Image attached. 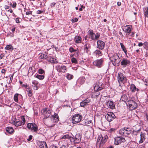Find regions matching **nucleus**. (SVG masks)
<instances>
[{
    "label": "nucleus",
    "mask_w": 148,
    "mask_h": 148,
    "mask_svg": "<svg viewBox=\"0 0 148 148\" xmlns=\"http://www.w3.org/2000/svg\"><path fill=\"white\" fill-rule=\"evenodd\" d=\"M122 58V55L119 53H115L110 57V60L113 65L118 66Z\"/></svg>",
    "instance_id": "f257e3e1"
},
{
    "label": "nucleus",
    "mask_w": 148,
    "mask_h": 148,
    "mask_svg": "<svg viewBox=\"0 0 148 148\" xmlns=\"http://www.w3.org/2000/svg\"><path fill=\"white\" fill-rule=\"evenodd\" d=\"M51 120L49 121L50 122L47 123V125L49 127H53L55 125L54 123L59 121V118L57 114L55 113L54 115L51 116Z\"/></svg>",
    "instance_id": "f03ea898"
},
{
    "label": "nucleus",
    "mask_w": 148,
    "mask_h": 148,
    "mask_svg": "<svg viewBox=\"0 0 148 148\" xmlns=\"http://www.w3.org/2000/svg\"><path fill=\"white\" fill-rule=\"evenodd\" d=\"M119 134L121 135L125 136H127L132 132L131 128L125 127L121 129L119 131Z\"/></svg>",
    "instance_id": "7ed1b4c3"
},
{
    "label": "nucleus",
    "mask_w": 148,
    "mask_h": 148,
    "mask_svg": "<svg viewBox=\"0 0 148 148\" xmlns=\"http://www.w3.org/2000/svg\"><path fill=\"white\" fill-rule=\"evenodd\" d=\"M118 81L119 83L124 84L126 83L127 79L125 75L121 73H119L117 76Z\"/></svg>",
    "instance_id": "20e7f679"
},
{
    "label": "nucleus",
    "mask_w": 148,
    "mask_h": 148,
    "mask_svg": "<svg viewBox=\"0 0 148 148\" xmlns=\"http://www.w3.org/2000/svg\"><path fill=\"white\" fill-rule=\"evenodd\" d=\"M107 136H106L100 134L98 136L97 139V143L99 144V146H102L103 145L106 141Z\"/></svg>",
    "instance_id": "39448f33"
},
{
    "label": "nucleus",
    "mask_w": 148,
    "mask_h": 148,
    "mask_svg": "<svg viewBox=\"0 0 148 148\" xmlns=\"http://www.w3.org/2000/svg\"><path fill=\"white\" fill-rule=\"evenodd\" d=\"M27 126L32 132H37L38 130V127L37 125L34 123H28Z\"/></svg>",
    "instance_id": "423d86ee"
},
{
    "label": "nucleus",
    "mask_w": 148,
    "mask_h": 148,
    "mask_svg": "<svg viewBox=\"0 0 148 148\" xmlns=\"http://www.w3.org/2000/svg\"><path fill=\"white\" fill-rule=\"evenodd\" d=\"M81 136L78 133L77 134L74 138L71 137V142L72 143H77L81 141Z\"/></svg>",
    "instance_id": "0eeeda50"
},
{
    "label": "nucleus",
    "mask_w": 148,
    "mask_h": 148,
    "mask_svg": "<svg viewBox=\"0 0 148 148\" xmlns=\"http://www.w3.org/2000/svg\"><path fill=\"white\" fill-rule=\"evenodd\" d=\"M127 104L128 105L130 110H131L134 109L137 107V104L134 101L130 100L128 101Z\"/></svg>",
    "instance_id": "6e6552de"
},
{
    "label": "nucleus",
    "mask_w": 148,
    "mask_h": 148,
    "mask_svg": "<svg viewBox=\"0 0 148 148\" xmlns=\"http://www.w3.org/2000/svg\"><path fill=\"white\" fill-rule=\"evenodd\" d=\"M82 117L80 115L77 114H75L72 117V119L73 123H76L79 122L81 120Z\"/></svg>",
    "instance_id": "1a4fd4ad"
},
{
    "label": "nucleus",
    "mask_w": 148,
    "mask_h": 148,
    "mask_svg": "<svg viewBox=\"0 0 148 148\" xmlns=\"http://www.w3.org/2000/svg\"><path fill=\"white\" fill-rule=\"evenodd\" d=\"M105 117L108 121L110 122L113 121L116 118V116L113 112H109L105 116Z\"/></svg>",
    "instance_id": "9d476101"
},
{
    "label": "nucleus",
    "mask_w": 148,
    "mask_h": 148,
    "mask_svg": "<svg viewBox=\"0 0 148 148\" xmlns=\"http://www.w3.org/2000/svg\"><path fill=\"white\" fill-rule=\"evenodd\" d=\"M104 60L103 58H101L99 59H97L94 61L93 62L94 65L100 68L102 66Z\"/></svg>",
    "instance_id": "9b49d317"
},
{
    "label": "nucleus",
    "mask_w": 148,
    "mask_h": 148,
    "mask_svg": "<svg viewBox=\"0 0 148 148\" xmlns=\"http://www.w3.org/2000/svg\"><path fill=\"white\" fill-rule=\"evenodd\" d=\"M114 143L116 145H117L122 143H124L125 141V140L124 138L121 137H117L114 138Z\"/></svg>",
    "instance_id": "f8f14e48"
},
{
    "label": "nucleus",
    "mask_w": 148,
    "mask_h": 148,
    "mask_svg": "<svg viewBox=\"0 0 148 148\" xmlns=\"http://www.w3.org/2000/svg\"><path fill=\"white\" fill-rule=\"evenodd\" d=\"M121 60V64L123 67H125L130 64V61L127 58H123Z\"/></svg>",
    "instance_id": "ddd939ff"
},
{
    "label": "nucleus",
    "mask_w": 148,
    "mask_h": 148,
    "mask_svg": "<svg viewBox=\"0 0 148 148\" xmlns=\"http://www.w3.org/2000/svg\"><path fill=\"white\" fill-rule=\"evenodd\" d=\"M132 26L130 25H127L124 27L123 30L126 34V35H129L132 31Z\"/></svg>",
    "instance_id": "4468645a"
},
{
    "label": "nucleus",
    "mask_w": 148,
    "mask_h": 148,
    "mask_svg": "<svg viewBox=\"0 0 148 148\" xmlns=\"http://www.w3.org/2000/svg\"><path fill=\"white\" fill-rule=\"evenodd\" d=\"M42 112L44 115L45 118H47L51 114V112L49 109H44L42 110Z\"/></svg>",
    "instance_id": "2eb2a0df"
},
{
    "label": "nucleus",
    "mask_w": 148,
    "mask_h": 148,
    "mask_svg": "<svg viewBox=\"0 0 148 148\" xmlns=\"http://www.w3.org/2000/svg\"><path fill=\"white\" fill-rule=\"evenodd\" d=\"M97 48L101 50L103 49L105 45V43L103 41L99 40L97 42Z\"/></svg>",
    "instance_id": "dca6fc26"
},
{
    "label": "nucleus",
    "mask_w": 148,
    "mask_h": 148,
    "mask_svg": "<svg viewBox=\"0 0 148 148\" xmlns=\"http://www.w3.org/2000/svg\"><path fill=\"white\" fill-rule=\"evenodd\" d=\"M90 101V99L87 98L81 102L80 105L81 107H84L85 106L88 105Z\"/></svg>",
    "instance_id": "f3484780"
},
{
    "label": "nucleus",
    "mask_w": 148,
    "mask_h": 148,
    "mask_svg": "<svg viewBox=\"0 0 148 148\" xmlns=\"http://www.w3.org/2000/svg\"><path fill=\"white\" fill-rule=\"evenodd\" d=\"M107 105L108 107L110 108L113 109L115 108V105L113 101H108L107 102Z\"/></svg>",
    "instance_id": "a211bd4d"
},
{
    "label": "nucleus",
    "mask_w": 148,
    "mask_h": 148,
    "mask_svg": "<svg viewBox=\"0 0 148 148\" xmlns=\"http://www.w3.org/2000/svg\"><path fill=\"white\" fill-rule=\"evenodd\" d=\"M14 124L16 127L20 126L22 125L21 120L16 119L14 121Z\"/></svg>",
    "instance_id": "6ab92c4d"
},
{
    "label": "nucleus",
    "mask_w": 148,
    "mask_h": 148,
    "mask_svg": "<svg viewBox=\"0 0 148 148\" xmlns=\"http://www.w3.org/2000/svg\"><path fill=\"white\" fill-rule=\"evenodd\" d=\"M90 44L89 43H87L85 44L84 47V51L86 53H88L90 52L89 49L90 48Z\"/></svg>",
    "instance_id": "aec40b11"
},
{
    "label": "nucleus",
    "mask_w": 148,
    "mask_h": 148,
    "mask_svg": "<svg viewBox=\"0 0 148 148\" xmlns=\"http://www.w3.org/2000/svg\"><path fill=\"white\" fill-rule=\"evenodd\" d=\"M140 140L139 141V143L140 144L143 143L145 139V134L144 133L141 132L140 134Z\"/></svg>",
    "instance_id": "412c9836"
},
{
    "label": "nucleus",
    "mask_w": 148,
    "mask_h": 148,
    "mask_svg": "<svg viewBox=\"0 0 148 148\" xmlns=\"http://www.w3.org/2000/svg\"><path fill=\"white\" fill-rule=\"evenodd\" d=\"M94 53L96 57H99V56H101L103 54L102 52L100 51L98 49L96 50L94 52Z\"/></svg>",
    "instance_id": "4be33fe9"
},
{
    "label": "nucleus",
    "mask_w": 148,
    "mask_h": 148,
    "mask_svg": "<svg viewBox=\"0 0 148 148\" xmlns=\"http://www.w3.org/2000/svg\"><path fill=\"white\" fill-rule=\"evenodd\" d=\"M74 40L77 43H80L82 42V38L80 36H77L74 38Z\"/></svg>",
    "instance_id": "5701e85b"
},
{
    "label": "nucleus",
    "mask_w": 148,
    "mask_h": 148,
    "mask_svg": "<svg viewBox=\"0 0 148 148\" xmlns=\"http://www.w3.org/2000/svg\"><path fill=\"white\" fill-rule=\"evenodd\" d=\"M130 89L132 92H135L136 90L137 91H139V89L136 88L135 86L133 84H132L130 85Z\"/></svg>",
    "instance_id": "b1692460"
},
{
    "label": "nucleus",
    "mask_w": 148,
    "mask_h": 148,
    "mask_svg": "<svg viewBox=\"0 0 148 148\" xmlns=\"http://www.w3.org/2000/svg\"><path fill=\"white\" fill-rule=\"evenodd\" d=\"M88 33L89 34V37L92 40H94V33L92 29H90L88 31Z\"/></svg>",
    "instance_id": "393cba45"
},
{
    "label": "nucleus",
    "mask_w": 148,
    "mask_h": 148,
    "mask_svg": "<svg viewBox=\"0 0 148 148\" xmlns=\"http://www.w3.org/2000/svg\"><path fill=\"white\" fill-rule=\"evenodd\" d=\"M32 84H33V86L34 87V89L35 90H37L38 86L37 85L38 84V81L36 80H34L32 82Z\"/></svg>",
    "instance_id": "a878e982"
},
{
    "label": "nucleus",
    "mask_w": 148,
    "mask_h": 148,
    "mask_svg": "<svg viewBox=\"0 0 148 148\" xmlns=\"http://www.w3.org/2000/svg\"><path fill=\"white\" fill-rule=\"evenodd\" d=\"M71 137L70 136L69 134H66L64 136H63L62 138L61 139H67L66 140V141H70L71 142Z\"/></svg>",
    "instance_id": "bb28decb"
},
{
    "label": "nucleus",
    "mask_w": 148,
    "mask_h": 148,
    "mask_svg": "<svg viewBox=\"0 0 148 148\" xmlns=\"http://www.w3.org/2000/svg\"><path fill=\"white\" fill-rule=\"evenodd\" d=\"M85 82V78L84 77H82L79 78L77 82L79 83L80 84H83Z\"/></svg>",
    "instance_id": "cd10ccee"
},
{
    "label": "nucleus",
    "mask_w": 148,
    "mask_h": 148,
    "mask_svg": "<svg viewBox=\"0 0 148 148\" xmlns=\"http://www.w3.org/2000/svg\"><path fill=\"white\" fill-rule=\"evenodd\" d=\"M144 14L145 17L148 18V8L145 7L143 9Z\"/></svg>",
    "instance_id": "c85d7f7f"
},
{
    "label": "nucleus",
    "mask_w": 148,
    "mask_h": 148,
    "mask_svg": "<svg viewBox=\"0 0 148 148\" xmlns=\"http://www.w3.org/2000/svg\"><path fill=\"white\" fill-rule=\"evenodd\" d=\"M47 53L45 52V54L43 53H41L40 56V59H46L47 60H48V56H47Z\"/></svg>",
    "instance_id": "c756f323"
},
{
    "label": "nucleus",
    "mask_w": 148,
    "mask_h": 148,
    "mask_svg": "<svg viewBox=\"0 0 148 148\" xmlns=\"http://www.w3.org/2000/svg\"><path fill=\"white\" fill-rule=\"evenodd\" d=\"M103 89V87L102 86V84L101 85L98 84V83L96 85L95 87V89L97 90L98 91L100 90Z\"/></svg>",
    "instance_id": "7c9ffc66"
},
{
    "label": "nucleus",
    "mask_w": 148,
    "mask_h": 148,
    "mask_svg": "<svg viewBox=\"0 0 148 148\" xmlns=\"http://www.w3.org/2000/svg\"><path fill=\"white\" fill-rule=\"evenodd\" d=\"M34 77L37 78L39 79L42 80L44 79L45 76L44 75H40L36 74L34 75Z\"/></svg>",
    "instance_id": "2f4dec72"
},
{
    "label": "nucleus",
    "mask_w": 148,
    "mask_h": 148,
    "mask_svg": "<svg viewBox=\"0 0 148 148\" xmlns=\"http://www.w3.org/2000/svg\"><path fill=\"white\" fill-rule=\"evenodd\" d=\"M39 147L40 148H47L46 143L44 142L40 143Z\"/></svg>",
    "instance_id": "473e14b6"
},
{
    "label": "nucleus",
    "mask_w": 148,
    "mask_h": 148,
    "mask_svg": "<svg viewBox=\"0 0 148 148\" xmlns=\"http://www.w3.org/2000/svg\"><path fill=\"white\" fill-rule=\"evenodd\" d=\"M32 90L29 88V87L28 88H27L26 91L28 93V95L29 97H31L32 96Z\"/></svg>",
    "instance_id": "72a5a7b5"
},
{
    "label": "nucleus",
    "mask_w": 148,
    "mask_h": 148,
    "mask_svg": "<svg viewBox=\"0 0 148 148\" xmlns=\"http://www.w3.org/2000/svg\"><path fill=\"white\" fill-rule=\"evenodd\" d=\"M127 97L126 95H123L121 97V100L122 101H125L127 99Z\"/></svg>",
    "instance_id": "f704fd0d"
},
{
    "label": "nucleus",
    "mask_w": 148,
    "mask_h": 148,
    "mask_svg": "<svg viewBox=\"0 0 148 148\" xmlns=\"http://www.w3.org/2000/svg\"><path fill=\"white\" fill-rule=\"evenodd\" d=\"M6 131L7 132L10 134L13 132V129L11 127H7L6 128Z\"/></svg>",
    "instance_id": "c9c22d12"
},
{
    "label": "nucleus",
    "mask_w": 148,
    "mask_h": 148,
    "mask_svg": "<svg viewBox=\"0 0 148 148\" xmlns=\"http://www.w3.org/2000/svg\"><path fill=\"white\" fill-rule=\"evenodd\" d=\"M5 49L7 50H10L12 51L13 49V47L11 45H8L6 46L5 47Z\"/></svg>",
    "instance_id": "e433bc0d"
},
{
    "label": "nucleus",
    "mask_w": 148,
    "mask_h": 148,
    "mask_svg": "<svg viewBox=\"0 0 148 148\" xmlns=\"http://www.w3.org/2000/svg\"><path fill=\"white\" fill-rule=\"evenodd\" d=\"M120 45H121V48L122 50L125 52V54H127V51L125 47L124 46V45L122 43H120Z\"/></svg>",
    "instance_id": "4c0bfd02"
},
{
    "label": "nucleus",
    "mask_w": 148,
    "mask_h": 148,
    "mask_svg": "<svg viewBox=\"0 0 148 148\" xmlns=\"http://www.w3.org/2000/svg\"><path fill=\"white\" fill-rule=\"evenodd\" d=\"M48 60H47L49 62L52 63H54L55 62V59L54 58L51 57H48Z\"/></svg>",
    "instance_id": "58836bf2"
},
{
    "label": "nucleus",
    "mask_w": 148,
    "mask_h": 148,
    "mask_svg": "<svg viewBox=\"0 0 148 148\" xmlns=\"http://www.w3.org/2000/svg\"><path fill=\"white\" fill-rule=\"evenodd\" d=\"M61 72H62L63 73H65L67 71L66 67V66H61Z\"/></svg>",
    "instance_id": "ea45409f"
},
{
    "label": "nucleus",
    "mask_w": 148,
    "mask_h": 148,
    "mask_svg": "<svg viewBox=\"0 0 148 148\" xmlns=\"http://www.w3.org/2000/svg\"><path fill=\"white\" fill-rule=\"evenodd\" d=\"M66 77L68 80H71L73 78V76L69 73H67Z\"/></svg>",
    "instance_id": "a19ab883"
},
{
    "label": "nucleus",
    "mask_w": 148,
    "mask_h": 148,
    "mask_svg": "<svg viewBox=\"0 0 148 148\" xmlns=\"http://www.w3.org/2000/svg\"><path fill=\"white\" fill-rule=\"evenodd\" d=\"M56 69L59 72H61V66L59 65H57L56 66Z\"/></svg>",
    "instance_id": "79ce46f5"
},
{
    "label": "nucleus",
    "mask_w": 148,
    "mask_h": 148,
    "mask_svg": "<svg viewBox=\"0 0 148 148\" xmlns=\"http://www.w3.org/2000/svg\"><path fill=\"white\" fill-rule=\"evenodd\" d=\"M18 94H16L14 97V101L16 102H17L18 101V95H19Z\"/></svg>",
    "instance_id": "37998d69"
},
{
    "label": "nucleus",
    "mask_w": 148,
    "mask_h": 148,
    "mask_svg": "<svg viewBox=\"0 0 148 148\" xmlns=\"http://www.w3.org/2000/svg\"><path fill=\"white\" fill-rule=\"evenodd\" d=\"M71 61L73 63L75 64H77L78 63L77 59L75 58H72L71 59Z\"/></svg>",
    "instance_id": "c03bdc74"
},
{
    "label": "nucleus",
    "mask_w": 148,
    "mask_h": 148,
    "mask_svg": "<svg viewBox=\"0 0 148 148\" xmlns=\"http://www.w3.org/2000/svg\"><path fill=\"white\" fill-rule=\"evenodd\" d=\"M144 47L146 50H148V42H145L143 43Z\"/></svg>",
    "instance_id": "a18cd8bd"
},
{
    "label": "nucleus",
    "mask_w": 148,
    "mask_h": 148,
    "mask_svg": "<svg viewBox=\"0 0 148 148\" xmlns=\"http://www.w3.org/2000/svg\"><path fill=\"white\" fill-rule=\"evenodd\" d=\"M100 36V34L99 33H97L95 35V37L94 38V40L98 39Z\"/></svg>",
    "instance_id": "49530a36"
},
{
    "label": "nucleus",
    "mask_w": 148,
    "mask_h": 148,
    "mask_svg": "<svg viewBox=\"0 0 148 148\" xmlns=\"http://www.w3.org/2000/svg\"><path fill=\"white\" fill-rule=\"evenodd\" d=\"M45 71L42 69L38 70V73L40 74H42L44 73Z\"/></svg>",
    "instance_id": "de8ad7c7"
},
{
    "label": "nucleus",
    "mask_w": 148,
    "mask_h": 148,
    "mask_svg": "<svg viewBox=\"0 0 148 148\" xmlns=\"http://www.w3.org/2000/svg\"><path fill=\"white\" fill-rule=\"evenodd\" d=\"M10 5L11 6H12V7L14 8L15 7L16 5V3L15 2L13 3L12 4V3H10Z\"/></svg>",
    "instance_id": "09e8293b"
},
{
    "label": "nucleus",
    "mask_w": 148,
    "mask_h": 148,
    "mask_svg": "<svg viewBox=\"0 0 148 148\" xmlns=\"http://www.w3.org/2000/svg\"><path fill=\"white\" fill-rule=\"evenodd\" d=\"M69 51L71 52H75L76 50L74 49L73 47H71L69 49Z\"/></svg>",
    "instance_id": "8fccbe9b"
},
{
    "label": "nucleus",
    "mask_w": 148,
    "mask_h": 148,
    "mask_svg": "<svg viewBox=\"0 0 148 148\" xmlns=\"http://www.w3.org/2000/svg\"><path fill=\"white\" fill-rule=\"evenodd\" d=\"M21 121H22V125H24L25 122V120L24 116H22L21 118Z\"/></svg>",
    "instance_id": "3c124183"
},
{
    "label": "nucleus",
    "mask_w": 148,
    "mask_h": 148,
    "mask_svg": "<svg viewBox=\"0 0 148 148\" xmlns=\"http://www.w3.org/2000/svg\"><path fill=\"white\" fill-rule=\"evenodd\" d=\"M32 135H30L29 136V138L27 139V140L28 141H30L32 139Z\"/></svg>",
    "instance_id": "603ef678"
},
{
    "label": "nucleus",
    "mask_w": 148,
    "mask_h": 148,
    "mask_svg": "<svg viewBox=\"0 0 148 148\" xmlns=\"http://www.w3.org/2000/svg\"><path fill=\"white\" fill-rule=\"evenodd\" d=\"M32 11H27L26 12V15L32 14Z\"/></svg>",
    "instance_id": "864d4df0"
},
{
    "label": "nucleus",
    "mask_w": 148,
    "mask_h": 148,
    "mask_svg": "<svg viewBox=\"0 0 148 148\" xmlns=\"http://www.w3.org/2000/svg\"><path fill=\"white\" fill-rule=\"evenodd\" d=\"M49 148H58V147L54 145H52L50 146Z\"/></svg>",
    "instance_id": "5fc2aeb1"
},
{
    "label": "nucleus",
    "mask_w": 148,
    "mask_h": 148,
    "mask_svg": "<svg viewBox=\"0 0 148 148\" xmlns=\"http://www.w3.org/2000/svg\"><path fill=\"white\" fill-rule=\"evenodd\" d=\"M43 12L42 11L38 10L37 11L36 13L37 14H40Z\"/></svg>",
    "instance_id": "6e6d98bb"
},
{
    "label": "nucleus",
    "mask_w": 148,
    "mask_h": 148,
    "mask_svg": "<svg viewBox=\"0 0 148 148\" xmlns=\"http://www.w3.org/2000/svg\"><path fill=\"white\" fill-rule=\"evenodd\" d=\"M115 130V129L114 128H111L109 130V132H114Z\"/></svg>",
    "instance_id": "4d7b16f0"
},
{
    "label": "nucleus",
    "mask_w": 148,
    "mask_h": 148,
    "mask_svg": "<svg viewBox=\"0 0 148 148\" xmlns=\"http://www.w3.org/2000/svg\"><path fill=\"white\" fill-rule=\"evenodd\" d=\"M78 19L77 18H74V20L72 19V22H77L78 21Z\"/></svg>",
    "instance_id": "13d9d810"
},
{
    "label": "nucleus",
    "mask_w": 148,
    "mask_h": 148,
    "mask_svg": "<svg viewBox=\"0 0 148 148\" xmlns=\"http://www.w3.org/2000/svg\"><path fill=\"white\" fill-rule=\"evenodd\" d=\"M56 4V3L53 2L52 3H51L50 5L51 6V7H53L55 6V5Z\"/></svg>",
    "instance_id": "bf43d9fd"
},
{
    "label": "nucleus",
    "mask_w": 148,
    "mask_h": 148,
    "mask_svg": "<svg viewBox=\"0 0 148 148\" xmlns=\"http://www.w3.org/2000/svg\"><path fill=\"white\" fill-rule=\"evenodd\" d=\"M134 133L135 135H137L138 134H139V131H136L134 132Z\"/></svg>",
    "instance_id": "052dcab7"
},
{
    "label": "nucleus",
    "mask_w": 148,
    "mask_h": 148,
    "mask_svg": "<svg viewBox=\"0 0 148 148\" xmlns=\"http://www.w3.org/2000/svg\"><path fill=\"white\" fill-rule=\"evenodd\" d=\"M69 148H82L80 147H76V146L74 145L73 146Z\"/></svg>",
    "instance_id": "680f3d73"
},
{
    "label": "nucleus",
    "mask_w": 148,
    "mask_h": 148,
    "mask_svg": "<svg viewBox=\"0 0 148 148\" xmlns=\"http://www.w3.org/2000/svg\"><path fill=\"white\" fill-rule=\"evenodd\" d=\"M4 55L3 54H1L0 55V59H2L3 57H4Z\"/></svg>",
    "instance_id": "e2e57ef3"
},
{
    "label": "nucleus",
    "mask_w": 148,
    "mask_h": 148,
    "mask_svg": "<svg viewBox=\"0 0 148 148\" xmlns=\"http://www.w3.org/2000/svg\"><path fill=\"white\" fill-rule=\"evenodd\" d=\"M16 22L17 23H20V22L19 21V18H17L15 20Z\"/></svg>",
    "instance_id": "0e129e2a"
},
{
    "label": "nucleus",
    "mask_w": 148,
    "mask_h": 148,
    "mask_svg": "<svg viewBox=\"0 0 148 148\" xmlns=\"http://www.w3.org/2000/svg\"><path fill=\"white\" fill-rule=\"evenodd\" d=\"M143 45V43H142V42H140L138 44V46L139 47H141Z\"/></svg>",
    "instance_id": "69168bd1"
},
{
    "label": "nucleus",
    "mask_w": 148,
    "mask_h": 148,
    "mask_svg": "<svg viewBox=\"0 0 148 148\" xmlns=\"http://www.w3.org/2000/svg\"><path fill=\"white\" fill-rule=\"evenodd\" d=\"M4 8L5 10H7L9 8V7L8 5H5L4 6Z\"/></svg>",
    "instance_id": "338daca9"
},
{
    "label": "nucleus",
    "mask_w": 148,
    "mask_h": 148,
    "mask_svg": "<svg viewBox=\"0 0 148 148\" xmlns=\"http://www.w3.org/2000/svg\"><path fill=\"white\" fill-rule=\"evenodd\" d=\"M84 39L85 40H88L89 39V38L87 36H86L84 37Z\"/></svg>",
    "instance_id": "774afa93"
}]
</instances>
